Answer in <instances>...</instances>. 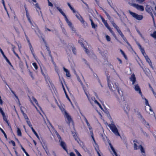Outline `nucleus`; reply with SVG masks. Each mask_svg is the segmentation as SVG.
Returning <instances> with one entry per match:
<instances>
[{
  "instance_id": "nucleus-27",
  "label": "nucleus",
  "mask_w": 156,
  "mask_h": 156,
  "mask_svg": "<svg viewBox=\"0 0 156 156\" xmlns=\"http://www.w3.org/2000/svg\"><path fill=\"white\" fill-rule=\"evenodd\" d=\"M120 51L121 52V54H122L125 59L127 60L128 58L126 56V55L125 54V52L121 49L120 50Z\"/></svg>"
},
{
  "instance_id": "nucleus-54",
  "label": "nucleus",
  "mask_w": 156,
  "mask_h": 156,
  "mask_svg": "<svg viewBox=\"0 0 156 156\" xmlns=\"http://www.w3.org/2000/svg\"><path fill=\"white\" fill-rule=\"evenodd\" d=\"M11 92L12 93L14 94V96H15V97L17 99L19 100V98L16 95V94L15 92L13 90H11Z\"/></svg>"
},
{
  "instance_id": "nucleus-33",
  "label": "nucleus",
  "mask_w": 156,
  "mask_h": 156,
  "mask_svg": "<svg viewBox=\"0 0 156 156\" xmlns=\"http://www.w3.org/2000/svg\"><path fill=\"white\" fill-rule=\"evenodd\" d=\"M26 121L27 123V124H28V125L30 127V128H31L33 127L32 126L31 124L29 119H27V120Z\"/></svg>"
},
{
  "instance_id": "nucleus-40",
  "label": "nucleus",
  "mask_w": 156,
  "mask_h": 156,
  "mask_svg": "<svg viewBox=\"0 0 156 156\" xmlns=\"http://www.w3.org/2000/svg\"><path fill=\"white\" fill-rule=\"evenodd\" d=\"M151 36L153 38L156 39V31H154L153 34H151Z\"/></svg>"
},
{
  "instance_id": "nucleus-15",
  "label": "nucleus",
  "mask_w": 156,
  "mask_h": 156,
  "mask_svg": "<svg viewBox=\"0 0 156 156\" xmlns=\"http://www.w3.org/2000/svg\"><path fill=\"white\" fill-rule=\"evenodd\" d=\"M144 57L147 62L148 63L149 65L151 67H152V63L148 56L146 55L144 56Z\"/></svg>"
},
{
  "instance_id": "nucleus-11",
  "label": "nucleus",
  "mask_w": 156,
  "mask_h": 156,
  "mask_svg": "<svg viewBox=\"0 0 156 156\" xmlns=\"http://www.w3.org/2000/svg\"><path fill=\"white\" fill-rule=\"evenodd\" d=\"M60 142V146L63 149L66 151L67 153H68V151L67 148L66 144L62 140Z\"/></svg>"
},
{
  "instance_id": "nucleus-47",
  "label": "nucleus",
  "mask_w": 156,
  "mask_h": 156,
  "mask_svg": "<svg viewBox=\"0 0 156 156\" xmlns=\"http://www.w3.org/2000/svg\"><path fill=\"white\" fill-rule=\"evenodd\" d=\"M72 51L74 55H76V49L75 47H72Z\"/></svg>"
},
{
  "instance_id": "nucleus-31",
  "label": "nucleus",
  "mask_w": 156,
  "mask_h": 156,
  "mask_svg": "<svg viewBox=\"0 0 156 156\" xmlns=\"http://www.w3.org/2000/svg\"><path fill=\"white\" fill-rule=\"evenodd\" d=\"M103 10V11L105 13V15H106V16H107V17H108V18L110 20L111 18V17L108 14V13L104 9H102Z\"/></svg>"
},
{
  "instance_id": "nucleus-46",
  "label": "nucleus",
  "mask_w": 156,
  "mask_h": 156,
  "mask_svg": "<svg viewBox=\"0 0 156 156\" xmlns=\"http://www.w3.org/2000/svg\"><path fill=\"white\" fill-rule=\"evenodd\" d=\"M137 31L138 34H139V35L144 40V38L142 34L140 32V31L139 30H137Z\"/></svg>"
},
{
  "instance_id": "nucleus-18",
  "label": "nucleus",
  "mask_w": 156,
  "mask_h": 156,
  "mask_svg": "<svg viewBox=\"0 0 156 156\" xmlns=\"http://www.w3.org/2000/svg\"><path fill=\"white\" fill-rule=\"evenodd\" d=\"M109 144L110 146V147H111L112 151H113V153L115 155V156H118L116 152L115 149L112 145L110 143H109Z\"/></svg>"
},
{
  "instance_id": "nucleus-7",
  "label": "nucleus",
  "mask_w": 156,
  "mask_h": 156,
  "mask_svg": "<svg viewBox=\"0 0 156 156\" xmlns=\"http://www.w3.org/2000/svg\"><path fill=\"white\" fill-rule=\"evenodd\" d=\"M24 7L25 8L26 12V17L27 18V20L28 21L30 22V23L31 25L33 26V23H32L31 20L30 19V16L29 15V13L28 12V10L27 8V6L26 4L24 5Z\"/></svg>"
},
{
  "instance_id": "nucleus-62",
  "label": "nucleus",
  "mask_w": 156,
  "mask_h": 156,
  "mask_svg": "<svg viewBox=\"0 0 156 156\" xmlns=\"http://www.w3.org/2000/svg\"><path fill=\"white\" fill-rule=\"evenodd\" d=\"M81 115L83 117L84 119L85 120V122H86L87 121V119H86V117H85V116L83 114H81Z\"/></svg>"
},
{
  "instance_id": "nucleus-48",
  "label": "nucleus",
  "mask_w": 156,
  "mask_h": 156,
  "mask_svg": "<svg viewBox=\"0 0 156 156\" xmlns=\"http://www.w3.org/2000/svg\"><path fill=\"white\" fill-rule=\"evenodd\" d=\"M32 99L34 102L37 105H38V102L37 101V100L35 98L33 97L32 98Z\"/></svg>"
},
{
  "instance_id": "nucleus-53",
  "label": "nucleus",
  "mask_w": 156,
  "mask_h": 156,
  "mask_svg": "<svg viewBox=\"0 0 156 156\" xmlns=\"http://www.w3.org/2000/svg\"><path fill=\"white\" fill-rule=\"evenodd\" d=\"M136 2L139 4L142 3L145 0H135Z\"/></svg>"
},
{
  "instance_id": "nucleus-13",
  "label": "nucleus",
  "mask_w": 156,
  "mask_h": 156,
  "mask_svg": "<svg viewBox=\"0 0 156 156\" xmlns=\"http://www.w3.org/2000/svg\"><path fill=\"white\" fill-rule=\"evenodd\" d=\"M134 88L136 91L138 92L140 95H142L140 88L138 84H136L134 86Z\"/></svg>"
},
{
  "instance_id": "nucleus-22",
  "label": "nucleus",
  "mask_w": 156,
  "mask_h": 156,
  "mask_svg": "<svg viewBox=\"0 0 156 156\" xmlns=\"http://www.w3.org/2000/svg\"><path fill=\"white\" fill-rule=\"evenodd\" d=\"M17 135L18 136H22V134L20 129V128L17 127Z\"/></svg>"
},
{
  "instance_id": "nucleus-41",
  "label": "nucleus",
  "mask_w": 156,
  "mask_h": 156,
  "mask_svg": "<svg viewBox=\"0 0 156 156\" xmlns=\"http://www.w3.org/2000/svg\"><path fill=\"white\" fill-rule=\"evenodd\" d=\"M112 23L113 27L116 29V30L119 28V27L116 25L115 23L114 22H113Z\"/></svg>"
},
{
  "instance_id": "nucleus-35",
  "label": "nucleus",
  "mask_w": 156,
  "mask_h": 156,
  "mask_svg": "<svg viewBox=\"0 0 156 156\" xmlns=\"http://www.w3.org/2000/svg\"><path fill=\"white\" fill-rule=\"evenodd\" d=\"M0 130H1V132H2V133L3 134L5 137L6 138V139H7V136L6 134V133H5V131L3 130L0 127Z\"/></svg>"
},
{
  "instance_id": "nucleus-44",
  "label": "nucleus",
  "mask_w": 156,
  "mask_h": 156,
  "mask_svg": "<svg viewBox=\"0 0 156 156\" xmlns=\"http://www.w3.org/2000/svg\"><path fill=\"white\" fill-rule=\"evenodd\" d=\"M105 37H106V40L107 41H111V38L110 37V36H109L108 35H106V36H105Z\"/></svg>"
},
{
  "instance_id": "nucleus-2",
  "label": "nucleus",
  "mask_w": 156,
  "mask_h": 156,
  "mask_svg": "<svg viewBox=\"0 0 156 156\" xmlns=\"http://www.w3.org/2000/svg\"><path fill=\"white\" fill-rule=\"evenodd\" d=\"M100 17L105 26L108 29L109 31L113 35L115 38L117 39V37L114 31L112 30L111 28L109 26V25L106 21L105 20L104 18L101 15H100Z\"/></svg>"
},
{
  "instance_id": "nucleus-49",
  "label": "nucleus",
  "mask_w": 156,
  "mask_h": 156,
  "mask_svg": "<svg viewBox=\"0 0 156 156\" xmlns=\"http://www.w3.org/2000/svg\"><path fill=\"white\" fill-rule=\"evenodd\" d=\"M12 51L13 53H14V52H15V48H16L15 46L13 44H12Z\"/></svg>"
},
{
  "instance_id": "nucleus-39",
  "label": "nucleus",
  "mask_w": 156,
  "mask_h": 156,
  "mask_svg": "<svg viewBox=\"0 0 156 156\" xmlns=\"http://www.w3.org/2000/svg\"><path fill=\"white\" fill-rule=\"evenodd\" d=\"M32 65L36 70H37L38 69V67L37 64L36 62L33 63Z\"/></svg>"
},
{
  "instance_id": "nucleus-3",
  "label": "nucleus",
  "mask_w": 156,
  "mask_h": 156,
  "mask_svg": "<svg viewBox=\"0 0 156 156\" xmlns=\"http://www.w3.org/2000/svg\"><path fill=\"white\" fill-rule=\"evenodd\" d=\"M100 17L105 26L108 29L109 31L113 35L115 38L117 39V37L114 31L112 30L111 28L109 26V25L106 21L105 20L104 18L101 15H100Z\"/></svg>"
},
{
  "instance_id": "nucleus-30",
  "label": "nucleus",
  "mask_w": 156,
  "mask_h": 156,
  "mask_svg": "<svg viewBox=\"0 0 156 156\" xmlns=\"http://www.w3.org/2000/svg\"><path fill=\"white\" fill-rule=\"evenodd\" d=\"M103 10V11L105 13V15H106V16H107V17H108V18L110 20L111 18V17L108 14V13L104 9H102Z\"/></svg>"
},
{
  "instance_id": "nucleus-10",
  "label": "nucleus",
  "mask_w": 156,
  "mask_h": 156,
  "mask_svg": "<svg viewBox=\"0 0 156 156\" xmlns=\"http://www.w3.org/2000/svg\"><path fill=\"white\" fill-rule=\"evenodd\" d=\"M0 113L2 114L3 118V119L8 124L9 123L7 119L6 116L5 115V114L3 111L2 108L0 107Z\"/></svg>"
},
{
  "instance_id": "nucleus-58",
  "label": "nucleus",
  "mask_w": 156,
  "mask_h": 156,
  "mask_svg": "<svg viewBox=\"0 0 156 156\" xmlns=\"http://www.w3.org/2000/svg\"><path fill=\"white\" fill-rule=\"evenodd\" d=\"M23 152L25 154L26 156H27V155L28 154V153H27V152L26 151L25 149L23 148V147H22V149H21Z\"/></svg>"
},
{
  "instance_id": "nucleus-20",
  "label": "nucleus",
  "mask_w": 156,
  "mask_h": 156,
  "mask_svg": "<svg viewBox=\"0 0 156 156\" xmlns=\"http://www.w3.org/2000/svg\"><path fill=\"white\" fill-rule=\"evenodd\" d=\"M107 82L108 86L109 87V89L110 90H112V87L111 85V82L108 78H107Z\"/></svg>"
},
{
  "instance_id": "nucleus-36",
  "label": "nucleus",
  "mask_w": 156,
  "mask_h": 156,
  "mask_svg": "<svg viewBox=\"0 0 156 156\" xmlns=\"http://www.w3.org/2000/svg\"><path fill=\"white\" fill-rule=\"evenodd\" d=\"M139 46H140V50H141V51L142 54H143V55L144 56H145V52L144 49L143 48H141V46L139 44Z\"/></svg>"
},
{
  "instance_id": "nucleus-14",
  "label": "nucleus",
  "mask_w": 156,
  "mask_h": 156,
  "mask_svg": "<svg viewBox=\"0 0 156 156\" xmlns=\"http://www.w3.org/2000/svg\"><path fill=\"white\" fill-rule=\"evenodd\" d=\"M86 95L87 98H88V100L90 101V103L92 104H93V102L94 101V99L93 98H95L94 97H91V98H90L87 94V92L85 91H84Z\"/></svg>"
},
{
  "instance_id": "nucleus-63",
  "label": "nucleus",
  "mask_w": 156,
  "mask_h": 156,
  "mask_svg": "<svg viewBox=\"0 0 156 156\" xmlns=\"http://www.w3.org/2000/svg\"><path fill=\"white\" fill-rule=\"evenodd\" d=\"M70 156H76L75 154L73 152H71L69 154Z\"/></svg>"
},
{
  "instance_id": "nucleus-25",
  "label": "nucleus",
  "mask_w": 156,
  "mask_h": 156,
  "mask_svg": "<svg viewBox=\"0 0 156 156\" xmlns=\"http://www.w3.org/2000/svg\"><path fill=\"white\" fill-rule=\"evenodd\" d=\"M121 37L122 38L123 40L129 46H131L130 44L128 41L127 39H126V37L124 36V35H123Z\"/></svg>"
},
{
  "instance_id": "nucleus-16",
  "label": "nucleus",
  "mask_w": 156,
  "mask_h": 156,
  "mask_svg": "<svg viewBox=\"0 0 156 156\" xmlns=\"http://www.w3.org/2000/svg\"><path fill=\"white\" fill-rule=\"evenodd\" d=\"M64 71L66 73V76L69 77H70L71 76V74L69 71L68 69H66L64 67H63Z\"/></svg>"
},
{
  "instance_id": "nucleus-9",
  "label": "nucleus",
  "mask_w": 156,
  "mask_h": 156,
  "mask_svg": "<svg viewBox=\"0 0 156 156\" xmlns=\"http://www.w3.org/2000/svg\"><path fill=\"white\" fill-rule=\"evenodd\" d=\"M63 111L64 112V116L66 117L69 122H71L72 121V119L71 116L69 114L65 109L63 108Z\"/></svg>"
},
{
  "instance_id": "nucleus-52",
  "label": "nucleus",
  "mask_w": 156,
  "mask_h": 156,
  "mask_svg": "<svg viewBox=\"0 0 156 156\" xmlns=\"http://www.w3.org/2000/svg\"><path fill=\"white\" fill-rule=\"evenodd\" d=\"M95 151H96L98 156H101V154L99 153V151H100L99 148H98V149L95 150Z\"/></svg>"
},
{
  "instance_id": "nucleus-29",
  "label": "nucleus",
  "mask_w": 156,
  "mask_h": 156,
  "mask_svg": "<svg viewBox=\"0 0 156 156\" xmlns=\"http://www.w3.org/2000/svg\"><path fill=\"white\" fill-rule=\"evenodd\" d=\"M21 112H22V113L24 116V118H25V119L26 120H26H27V119H29L28 118L27 115L23 111H21Z\"/></svg>"
},
{
  "instance_id": "nucleus-43",
  "label": "nucleus",
  "mask_w": 156,
  "mask_h": 156,
  "mask_svg": "<svg viewBox=\"0 0 156 156\" xmlns=\"http://www.w3.org/2000/svg\"><path fill=\"white\" fill-rule=\"evenodd\" d=\"M134 150L139 149V146H138L136 143H134Z\"/></svg>"
},
{
  "instance_id": "nucleus-38",
  "label": "nucleus",
  "mask_w": 156,
  "mask_h": 156,
  "mask_svg": "<svg viewBox=\"0 0 156 156\" xmlns=\"http://www.w3.org/2000/svg\"><path fill=\"white\" fill-rule=\"evenodd\" d=\"M73 136L75 140L77 142H78V140H79L76 134L75 133L73 135Z\"/></svg>"
},
{
  "instance_id": "nucleus-32",
  "label": "nucleus",
  "mask_w": 156,
  "mask_h": 156,
  "mask_svg": "<svg viewBox=\"0 0 156 156\" xmlns=\"http://www.w3.org/2000/svg\"><path fill=\"white\" fill-rule=\"evenodd\" d=\"M43 41L44 42V43H45V47H46L47 50L48 51V52H49L50 51H51L50 50V48H49V47L48 46V45H47V44L46 42V41H45L44 39L43 38Z\"/></svg>"
},
{
  "instance_id": "nucleus-12",
  "label": "nucleus",
  "mask_w": 156,
  "mask_h": 156,
  "mask_svg": "<svg viewBox=\"0 0 156 156\" xmlns=\"http://www.w3.org/2000/svg\"><path fill=\"white\" fill-rule=\"evenodd\" d=\"M130 80L132 82V84L134 85L135 83L136 80L135 76L134 73L132 74L129 78Z\"/></svg>"
},
{
  "instance_id": "nucleus-60",
  "label": "nucleus",
  "mask_w": 156,
  "mask_h": 156,
  "mask_svg": "<svg viewBox=\"0 0 156 156\" xmlns=\"http://www.w3.org/2000/svg\"><path fill=\"white\" fill-rule=\"evenodd\" d=\"M48 5L51 7H53V4L49 1V0H48Z\"/></svg>"
},
{
  "instance_id": "nucleus-51",
  "label": "nucleus",
  "mask_w": 156,
  "mask_h": 156,
  "mask_svg": "<svg viewBox=\"0 0 156 156\" xmlns=\"http://www.w3.org/2000/svg\"><path fill=\"white\" fill-rule=\"evenodd\" d=\"M58 128L60 130H62V131H63V126H62L61 125H58Z\"/></svg>"
},
{
  "instance_id": "nucleus-24",
  "label": "nucleus",
  "mask_w": 156,
  "mask_h": 156,
  "mask_svg": "<svg viewBox=\"0 0 156 156\" xmlns=\"http://www.w3.org/2000/svg\"><path fill=\"white\" fill-rule=\"evenodd\" d=\"M55 134L56 135L58 139L59 142H60L62 140V138L59 135V134H58V132L56 130H55Z\"/></svg>"
},
{
  "instance_id": "nucleus-64",
  "label": "nucleus",
  "mask_w": 156,
  "mask_h": 156,
  "mask_svg": "<svg viewBox=\"0 0 156 156\" xmlns=\"http://www.w3.org/2000/svg\"><path fill=\"white\" fill-rule=\"evenodd\" d=\"M117 59L118 61L119 62V63L120 64H122V60L119 58H117Z\"/></svg>"
},
{
  "instance_id": "nucleus-59",
  "label": "nucleus",
  "mask_w": 156,
  "mask_h": 156,
  "mask_svg": "<svg viewBox=\"0 0 156 156\" xmlns=\"http://www.w3.org/2000/svg\"><path fill=\"white\" fill-rule=\"evenodd\" d=\"M13 53L17 57V58L19 60L20 59V58L19 57L18 54L16 52H14V53Z\"/></svg>"
},
{
  "instance_id": "nucleus-55",
  "label": "nucleus",
  "mask_w": 156,
  "mask_h": 156,
  "mask_svg": "<svg viewBox=\"0 0 156 156\" xmlns=\"http://www.w3.org/2000/svg\"><path fill=\"white\" fill-rule=\"evenodd\" d=\"M145 103L146 105L148 106H150V105L148 103V101L147 99H146V98H145Z\"/></svg>"
},
{
  "instance_id": "nucleus-5",
  "label": "nucleus",
  "mask_w": 156,
  "mask_h": 156,
  "mask_svg": "<svg viewBox=\"0 0 156 156\" xmlns=\"http://www.w3.org/2000/svg\"><path fill=\"white\" fill-rule=\"evenodd\" d=\"M129 13L136 20H142L143 18V16L142 15H138L135 12L131 11L130 10H129Z\"/></svg>"
},
{
  "instance_id": "nucleus-17",
  "label": "nucleus",
  "mask_w": 156,
  "mask_h": 156,
  "mask_svg": "<svg viewBox=\"0 0 156 156\" xmlns=\"http://www.w3.org/2000/svg\"><path fill=\"white\" fill-rule=\"evenodd\" d=\"M91 136L95 144V145L94 146V147L95 150L99 148V146L97 144L95 140L94 136V135H92Z\"/></svg>"
},
{
  "instance_id": "nucleus-61",
  "label": "nucleus",
  "mask_w": 156,
  "mask_h": 156,
  "mask_svg": "<svg viewBox=\"0 0 156 156\" xmlns=\"http://www.w3.org/2000/svg\"><path fill=\"white\" fill-rule=\"evenodd\" d=\"M93 99H94V103L97 104L98 105V104H99V103L98 101L96 100L95 99V98H93Z\"/></svg>"
},
{
  "instance_id": "nucleus-37",
  "label": "nucleus",
  "mask_w": 156,
  "mask_h": 156,
  "mask_svg": "<svg viewBox=\"0 0 156 156\" xmlns=\"http://www.w3.org/2000/svg\"><path fill=\"white\" fill-rule=\"evenodd\" d=\"M82 47L83 49H85V51L87 54H88L89 53V50L85 46H84V47Z\"/></svg>"
},
{
  "instance_id": "nucleus-26",
  "label": "nucleus",
  "mask_w": 156,
  "mask_h": 156,
  "mask_svg": "<svg viewBox=\"0 0 156 156\" xmlns=\"http://www.w3.org/2000/svg\"><path fill=\"white\" fill-rule=\"evenodd\" d=\"M67 4L71 10L73 11V12L74 13H75L76 12L75 10L73 8L72 6L70 3L69 2H67Z\"/></svg>"
},
{
  "instance_id": "nucleus-28",
  "label": "nucleus",
  "mask_w": 156,
  "mask_h": 156,
  "mask_svg": "<svg viewBox=\"0 0 156 156\" xmlns=\"http://www.w3.org/2000/svg\"><path fill=\"white\" fill-rule=\"evenodd\" d=\"M120 51L121 52V54H122L125 59L127 60L128 58L126 56V55L125 54V52L121 49L120 50Z\"/></svg>"
},
{
  "instance_id": "nucleus-6",
  "label": "nucleus",
  "mask_w": 156,
  "mask_h": 156,
  "mask_svg": "<svg viewBox=\"0 0 156 156\" xmlns=\"http://www.w3.org/2000/svg\"><path fill=\"white\" fill-rule=\"evenodd\" d=\"M145 9L146 11L149 13L151 16L152 17L153 19L154 22V16L152 12V11H153V9L152 7L148 5H146Z\"/></svg>"
},
{
  "instance_id": "nucleus-8",
  "label": "nucleus",
  "mask_w": 156,
  "mask_h": 156,
  "mask_svg": "<svg viewBox=\"0 0 156 156\" xmlns=\"http://www.w3.org/2000/svg\"><path fill=\"white\" fill-rule=\"evenodd\" d=\"M131 5L138 10H139L141 11H143L144 10V8L143 6L139 5L135 3H132Z\"/></svg>"
},
{
  "instance_id": "nucleus-50",
  "label": "nucleus",
  "mask_w": 156,
  "mask_h": 156,
  "mask_svg": "<svg viewBox=\"0 0 156 156\" xmlns=\"http://www.w3.org/2000/svg\"><path fill=\"white\" fill-rule=\"evenodd\" d=\"M9 143H11L13 146L15 147L16 146V144L15 142L13 140H11L9 142Z\"/></svg>"
},
{
  "instance_id": "nucleus-42",
  "label": "nucleus",
  "mask_w": 156,
  "mask_h": 156,
  "mask_svg": "<svg viewBox=\"0 0 156 156\" xmlns=\"http://www.w3.org/2000/svg\"><path fill=\"white\" fill-rule=\"evenodd\" d=\"M116 30L119 33V34L121 36V37H122V36L123 35V34L122 33V32L119 29V28Z\"/></svg>"
},
{
  "instance_id": "nucleus-1",
  "label": "nucleus",
  "mask_w": 156,
  "mask_h": 156,
  "mask_svg": "<svg viewBox=\"0 0 156 156\" xmlns=\"http://www.w3.org/2000/svg\"><path fill=\"white\" fill-rule=\"evenodd\" d=\"M56 8L62 14V15L64 17L66 21L68 26L73 31L75 32L76 30L74 28V27L73 26L72 23L69 20L67 16H66L65 13L58 6H56Z\"/></svg>"
},
{
  "instance_id": "nucleus-23",
  "label": "nucleus",
  "mask_w": 156,
  "mask_h": 156,
  "mask_svg": "<svg viewBox=\"0 0 156 156\" xmlns=\"http://www.w3.org/2000/svg\"><path fill=\"white\" fill-rule=\"evenodd\" d=\"M83 39L82 38H80L78 41V42L80 44L82 47H84V44H83Z\"/></svg>"
},
{
  "instance_id": "nucleus-21",
  "label": "nucleus",
  "mask_w": 156,
  "mask_h": 156,
  "mask_svg": "<svg viewBox=\"0 0 156 156\" xmlns=\"http://www.w3.org/2000/svg\"><path fill=\"white\" fill-rule=\"evenodd\" d=\"M90 20L91 23V25L92 27L94 29H96L98 27L97 25L95 24L94 23L93 20L91 19H90Z\"/></svg>"
},
{
  "instance_id": "nucleus-4",
  "label": "nucleus",
  "mask_w": 156,
  "mask_h": 156,
  "mask_svg": "<svg viewBox=\"0 0 156 156\" xmlns=\"http://www.w3.org/2000/svg\"><path fill=\"white\" fill-rule=\"evenodd\" d=\"M108 126L110 128L111 130L117 136H120V135L119 133L118 130L116 127V126L113 124L111 123V124L108 125Z\"/></svg>"
},
{
  "instance_id": "nucleus-57",
  "label": "nucleus",
  "mask_w": 156,
  "mask_h": 156,
  "mask_svg": "<svg viewBox=\"0 0 156 156\" xmlns=\"http://www.w3.org/2000/svg\"><path fill=\"white\" fill-rule=\"evenodd\" d=\"M75 151L76 152V154L78 156H82L80 152L76 149L75 150Z\"/></svg>"
},
{
  "instance_id": "nucleus-34",
  "label": "nucleus",
  "mask_w": 156,
  "mask_h": 156,
  "mask_svg": "<svg viewBox=\"0 0 156 156\" xmlns=\"http://www.w3.org/2000/svg\"><path fill=\"white\" fill-rule=\"evenodd\" d=\"M139 149L140 150V151L142 153H144V152H145V151L144 148H143V146L141 145H139Z\"/></svg>"
},
{
  "instance_id": "nucleus-19",
  "label": "nucleus",
  "mask_w": 156,
  "mask_h": 156,
  "mask_svg": "<svg viewBox=\"0 0 156 156\" xmlns=\"http://www.w3.org/2000/svg\"><path fill=\"white\" fill-rule=\"evenodd\" d=\"M35 8H36L37 11L39 13V11L41 13V8L39 6V4L38 3H36L35 5Z\"/></svg>"
},
{
  "instance_id": "nucleus-56",
  "label": "nucleus",
  "mask_w": 156,
  "mask_h": 156,
  "mask_svg": "<svg viewBox=\"0 0 156 156\" xmlns=\"http://www.w3.org/2000/svg\"><path fill=\"white\" fill-rule=\"evenodd\" d=\"M86 122V124H87V125L89 127V129L90 130L91 129V128L90 127V125L89 122H88V121H87Z\"/></svg>"
},
{
  "instance_id": "nucleus-45",
  "label": "nucleus",
  "mask_w": 156,
  "mask_h": 156,
  "mask_svg": "<svg viewBox=\"0 0 156 156\" xmlns=\"http://www.w3.org/2000/svg\"><path fill=\"white\" fill-rule=\"evenodd\" d=\"M116 89L117 90V92H118V93H119V95L120 96H122V94H121L120 93V90H119V88L117 87H116Z\"/></svg>"
}]
</instances>
